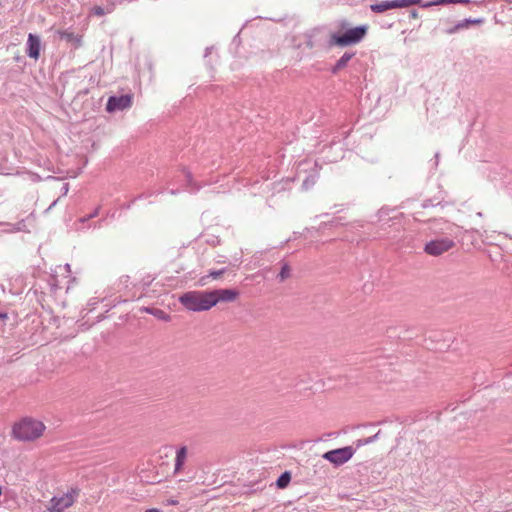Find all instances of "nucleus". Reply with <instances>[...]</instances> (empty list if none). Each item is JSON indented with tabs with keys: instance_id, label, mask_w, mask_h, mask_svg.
Here are the masks:
<instances>
[{
	"instance_id": "obj_31",
	"label": "nucleus",
	"mask_w": 512,
	"mask_h": 512,
	"mask_svg": "<svg viewBox=\"0 0 512 512\" xmlns=\"http://www.w3.org/2000/svg\"><path fill=\"white\" fill-rule=\"evenodd\" d=\"M166 504L169 505V506H174V505L178 504V500H176V499H168Z\"/></svg>"
},
{
	"instance_id": "obj_25",
	"label": "nucleus",
	"mask_w": 512,
	"mask_h": 512,
	"mask_svg": "<svg viewBox=\"0 0 512 512\" xmlns=\"http://www.w3.org/2000/svg\"><path fill=\"white\" fill-rule=\"evenodd\" d=\"M148 313H151L153 314L154 316H156L157 318L161 319V320H169V315H167L164 311L160 310V309H149V308H146L145 309Z\"/></svg>"
},
{
	"instance_id": "obj_27",
	"label": "nucleus",
	"mask_w": 512,
	"mask_h": 512,
	"mask_svg": "<svg viewBox=\"0 0 512 512\" xmlns=\"http://www.w3.org/2000/svg\"><path fill=\"white\" fill-rule=\"evenodd\" d=\"M379 433H380V431L377 432L375 435H373L371 437H368V438L363 439V440H359L358 446L368 445V444L373 443L374 441H376L378 439Z\"/></svg>"
},
{
	"instance_id": "obj_42",
	"label": "nucleus",
	"mask_w": 512,
	"mask_h": 512,
	"mask_svg": "<svg viewBox=\"0 0 512 512\" xmlns=\"http://www.w3.org/2000/svg\"><path fill=\"white\" fill-rule=\"evenodd\" d=\"M477 215H478L479 217H482V213H481V212H478V213H477Z\"/></svg>"
},
{
	"instance_id": "obj_43",
	"label": "nucleus",
	"mask_w": 512,
	"mask_h": 512,
	"mask_svg": "<svg viewBox=\"0 0 512 512\" xmlns=\"http://www.w3.org/2000/svg\"><path fill=\"white\" fill-rule=\"evenodd\" d=\"M82 227L76 226V230H81Z\"/></svg>"
},
{
	"instance_id": "obj_10",
	"label": "nucleus",
	"mask_w": 512,
	"mask_h": 512,
	"mask_svg": "<svg viewBox=\"0 0 512 512\" xmlns=\"http://www.w3.org/2000/svg\"><path fill=\"white\" fill-rule=\"evenodd\" d=\"M314 167V168H317V163L316 162H311V161H308V160H305V161H302L299 163L298 165V173L300 174L302 171H306V167ZM318 170L315 169V171L311 174H309L308 176H306L304 179H303V183H302V186L305 190H308L310 189L311 187H313L318 179Z\"/></svg>"
},
{
	"instance_id": "obj_30",
	"label": "nucleus",
	"mask_w": 512,
	"mask_h": 512,
	"mask_svg": "<svg viewBox=\"0 0 512 512\" xmlns=\"http://www.w3.org/2000/svg\"><path fill=\"white\" fill-rule=\"evenodd\" d=\"M68 191H69V184L68 183H64L62 188H61V195L62 196H66Z\"/></svg>"
},
{
	"instance_id": "obj_35",
	"label": "nucleus",
	"mask_w": 512,
	"mask_h": 512,
	"mask_svg": "<svg viewBox=\"0 0 512 512\" xmlns=\"http://www.w3.org/2000/svg\"><path fill=\"white\" fill-rule=\"evenodd\" d=\"M212 47H207L205 50L204 57H207L211 53Z\"/></svg>"
},
{
	"instance_id": "obj_37",
	"label": "nucleus",
	"mask_w": 512,
	"mask_h": 512,
	"mask_svg": "<svg viewBox=\"0 0 512 512\" xmlns=\"http://www.w3.org/2000/svg\"><path fill=\"white\" fill-rule=\"evenodd\" d=\"M146 512H162V511L159 509H156V508H152V509H148Z\"/></svg>"
},
{
	"instance_id": "obj_12",
	"label": "nucleus",
	"mask_w": 512,
	"mask_h": 512,
	"mask_svg": "<svg viewBox=\"0 0 512 512\" xmlns=\"http://www.w3.org/2000/svg\"><path fill=\"white\" fill-rule=\"evenodd\" d=\"M26 45H27V49H26L27 55L30 58L37 60L40 56V47H41L40 37L33 33H29Z\"/></svg>"
},
{
	"instance_id": "obj_2",
	"label": "nucleus",
	"mask_w": 512,
	"mask_h": 512,
	"mask_svg": "<svg viewBox=\"0 0 512 512\" xmlns=\"http://www.w3.org/2000/svg\"><path fill=\"white\" fill-rule=\"evenodd\" d=\"M430 235L435 237H451L454 241L463 233V228L444 218L429 219L425 222Z\"/></svg>"
},
{
	"instance_id": "obj_9",
	"label": "nucleus",
	"mask_w": 512,
	"mask_h": 512,
	"mask_svg": "<svg viewBox=\"0 0 512 512\" xmlns=\"http://www.w3.org/2000/svg\"><path fill=\"white\" fill-rule=\"evenodd\" d=\"M212 301V307L219 302H233L239 296V292L235 289H216L209 291Z\"/></svg>"
},
{
	"instance_id": "obj_22",
	"label": "nucleus",
	"mask_w": 512,
	"mask_h": 512,
	"mask_svg": "<svg viewBox=\"0 0 512 512\" xmlns=\"http://www.w3.org/2000/svg\"><path fill=\"white\" fill-rule=\"evenodd\" d=\"M291 480V476H290V473L285 471L284 473H282L277 481H276V485L279 487V488H285L288 483L290 482Z\"/></svg>"
},
{
	"instance_id": "obj_7",
	"label": "nucleus",
	"mask_w": 512,
	"mask_h": 512,
	"mask_svg": "<svg viewBox=\"0 0 512 512\" xmlns=\"http://www.w3.org/2000/svg\"><path fill=\"white\" fill-rule=\"evenodd\" d=\"M353 454L354 449L351 446H346L326 452L323 458L336 466H340L350 460Z\"/></svg>"
},
{
	"instance_id": "obj_11",
	"label": "nucleus",
	"mask_w": 512,
	"mask_h": 512,
	"mask_svg": "<svg viewBox=\"0 0 512 512\" xmlns=\"http://www.w3.org/2000/svg\"><path fill=\"white\" fill-rule=\"evenodd\" d=\"M58 273H61V274L65 273L66 274L65 277L69 278L70 274H71L70 264L67 263L64 266H58L56 268V270L54 271V273L51 274L50 279H49V285L53 292H56L58 289H61L63 287L61 281L58 279V276H57Z\"/></svg>"
},
{
	"instance_id": "obj_34",
	"label": "nucleus",
	"mask_w": 512,
	"mask_h": 512,
	"mask_svg": "<svg viewBox=\"0 0 512 512\" xmlns=\"http://www.w3.org/2000/svg\"><path fill=\"white\" fill-rule=\"evenodd\" d=\"M410 17H412V18H416V17H418V13H417V11H416V10L411 11V12H410Z\"/></svg>"
},
{
	"instance_id": "obj_39",
	"label": "nucleus",
	"mask_w": 512,
	"mask_h": 512,
	"mask_svg": "<svg viewBox=\"0 0 512 512\" xmlns=\"http://www.w3.org/2000/svg\"><path fill=\"white\" fill-rule=\"evenodd\" d=\"M198 190H199V187H198V186L191 188V192H196V191H198Z\"/></svg>"
},
{
	"instance_id": "obj_23",
	"label": "nucleus",
	"mask_w": 512,
	"mask_h": 512,
	"mask_svg": "<svg viewBox=\"0 0 512 512\" xmlns=\"http://www.w3.org/2000/svg\"><path fill=\"white\" fill-rule=\"evenodd\" d=\"M481 20L480 19H464L462 21H459L457 24H456V29L459 30H462V29H465V28H468V26L470 24H474V23H480Z\"/></svg>"
},
{
	"instance_id": "obj_5",
	"label": "nucleus",
	"mask_w": 512,
	"mask_h": 512,
	"mask_svg": "<svg viewBox=\"0 0 512 512\" xmlns=\"http://www.w3.org/2000/svg\"><path fill=\"white\" fill-rule=\"evenodd\" d=\"M456 245L451 237H435L424 245V252L430 256H440Z\"/></svg>"
},
{
	"instance_id": "obj_15",
	"label": "nucleus",
	"mask_w": 512,
	"mask_h": 512,
	"mask_svg": "<svg viewBox=\"0 0 512 512\" xmlns=\"http://www.w3.org/2000/svg\"><path fill=\"white\" fill-rule=\"evenodd\" d=\"M186 459H187V447L182 446V447L178 448L176 451L175 466H174L175 473L179 472L182 469L184 463L186 462Z\"/></svg>"
},
{
	"instance_id": "obj_17",
	"label": "nucleus",
	"mask_w": 512,
	"mask_h": 512,
	"mask_svg": "<svg viewBox=\"0 0 512 512\" xmlns=\"http://www.w3.org/2000/svg\"><path fill=\"white\" fill-rule=\"evenodd\" d=\"M371 11L375 13H383L389 9H393L392 0L382 1L370 5Z\"/></svg>"
},
{
	"instance_id": "obj_41",
	"label": "nucleus",
	"mask_w": 512,
	"mask_h": 512,
	"mask_svg": "<svg viewBox=\"0 0 512 512\" xmlns=\"http://www.w3.org/2000/svg\"><path fill=\"white\" fill-rule=\"evenodd\" d=\"M130 207H131V204H127V205L125 206V208H126V209H129Z\"/></svg>"
},
{
	"instance_id": "obj_32",
	"label": "nucleus",
	"mask_w": 512,
	"mask_h": 512,
	"mask_svg": "<svg viewBox=\"0 0 512 512\" xmlns=\"http://www.w3.org/2000/svg\"><path fill=\"white\" fill-rule=\"evenodd\" d=\"M457 31H458V29H456V25H455V26H453V27L449 28V29L447 30V33H448V34H454V33H456Z\"/></svg>"
},
{
	"instance_id": "obj_24",
	"label": "nucleus",
	"mask_w": 512,
	"mask_h": 512,
	"mask_svg": "<svg viewBox=\"0 0 512 512\" xmlns=\"http://www.w3.org/2000/svg\"><path fill=\"white\" fill-rule=\"evenodd\" d=\"M289 276H290V267L288 264L285 263L282 265L281 270L277 277H278L279 281L282 282L285 279H287Z\"/></svg>"
},
{
	"instance_id": "obj_14",
	"label": "nucleus",
	"mask_w": 512,
	"mask_h": 512,
	"mask_svg": "<svg viewBox=\"0 0 512 512\" xmlns=\"http://www.w3.org/2000/svg\"><path fill=\"white\" fill-rule=\"evenodd\" d=\"M355 56L353 52H345L335 63V65L331 68V73L336 74L341 69L345 68L349 61Z\"/></svg>"
},
{
	"instance_id": "obj_20",
	"label": "nucleus",
	"mask_w": 512,
	"mask_h": 512,
	"mask_svg": "<svg viewBox=\"0 0 512 512\" xmlns=\"http://www.w3.org/2000/svg\"><path fill=\"white\" fill-rule=\"evenodd\" d=\"M421 0H392L393 9L405 8L411 5L420 4Z\"/></svg>"
},
{
	"instance_id": "obj_38",
	"label": "nucleus",
	"mask_w": 512,
	"mask_h": 512,
	"mask_svg": "<svg viewBox=\"0 0 512 512\" xmlns=\"http://www.w3.org/2000/svg\"><path fill=\"white\" fill-rule=\"evenodd\" d=\"M57 201L58 200H55L49 207L47 210H51L56 204H57Z\"/></svg>"
},
{
	"instance_id": "obj_6",
	"label": "nucleus",
	"mask_w": 512,
	"mask_h": 512,
	"mask_svg": "<svg viewBox=\"0 0 512 512\" xmlns=\"http://www.w3.org/2000/svg\"><path fill=\"white\" fill-rule=\"evenodd\" d=\"M78 496V490L70 489L61 496H54L50 500L47 512H64L65 509L71 507Z\"/></svg>"
},
{
	"instance_id": "obj_36",
	"label": "nucleus",
	"mask_w": 512,
	"mask_h": 512,
	"mask_svg": "<svg viewBox=\"0 0 512 512\" xmlns=\"http://www.w3.org/2000/svg\"><path fill=\"white\" fill-rule=\"evenodd\" d=\"M439 162V152L435 154V165L437 166Z\"/></svg>"
},
{
	"instance_id": "obj_19",
	"label": "nucleus",
	"mask_w": 512,
	"mask_h": 512,
	"mask_svg": "<svg viewBox=\"0 0 512 512\" xmlns=\"http://www.w3.org/2000/svg\"><path fill=\"white\" fill-rule=\"evenodd\" d=\"M227 271V268H221L219 270H210L209 273L200 279L201 285H206L208 283V279H218L221 275H223Z\"/></svg>"
},
{
	"instance_id": "obj_4",
	"label": "nucleus",
	"mask_w": 512,
	"mask_h": 512,
	"mask_svg": "<svg viewBox=\"0 0 512 512\" xmlns=\"http://www.w3.org/2000/svg\"><path fill=\"white\" fill-rule=\"evenodd\" d=\"M367 30V25H360L347 30L343 34H334L331 37V43L340 47L357 44L365 37Z\"/></svg>"
},
{
	"instance_id": "obj_8",
	"label": "nucleus",
	"mask_w": 512,
	"mask_h": 512,
	"mask_svg": "<svg viewBox=\"0 0 512 512\" xmlns=\"http://www.w3.org/2000/svg\"><path fill=\"white\" fill-rule=\"evenodd\" d=\"M132 104V97L131 95H120V96H111L109 97L107 104H106V110L110 113L116 112V111H122L124 109H127Z\"/></svg>"
},
{
	"instance_id": "obj_1",
	"label": "nucleus",
	"mask_w": 512,
	"mask_h": 512,
	"mask_svg": "<svg viewBox=\"0 0 512 512\" xmlns=\"http://www.w3.org/2000/svg\"><path fill=\"white\" fill-rule=\"evenodd\" d=\"M45 430V425L32 418H24L13 426L12 434L20 441H33L39 438Z\"/></svg>"
},
{
	"instance_id": "obj_18",
	"label": "nucleus",
	"mask_w": 512,
	"mask_h": 512,
	"mask_svg": "<svg viewBox=\"0 0 512 512\" xmlns=\"http://www.w3.org/2000/svg\"><path fill=\"white\" fill-rule=\"evenodd\" d=\"M469 2H470V0H434V1L426 2V3L422 4L421 6L423 8H428L431 6L444 5V4H457V3L467 4Z\"/></svg>"
},
{
	"instance_id": "obj_29",
	"label": "nucleus",
	"mask_w": 512,
	"mask_h": 512,
	"mask_svg": "<svg viewBox=\"0 0 512 512\" xmlns=\"http://www.w3.org/2000/svg\"><path fill=\"white\" fill-rule=\"evenodd\" d=\"M439 204H440V202L434 203L431 199H427V200L423 201L421 206H422V208H428V207L437 206Z\"/></svg>"
},
{
	"instance_id": "obj_21",
	"label": "nucleus",
	"mask_w": 512,
	"mask_h": 512,
	"mask_svg": "<svg viewBox=\"0 0 512 512\" xmlns=\"http://www.w3.org/2000/svg\"><path fill=\"white\" fill-rule=\"evenodd\" d=\"M114 7L113 5H107L106 7L103 6H94L91 10L92 14L96 16H103L106 14H110L113 11Z\"/></svg>"
},
{
	"instance_id": "obj_16",
	"label": "nucleus",
	"mask_w": 512,
	"mask_h": 512,
	"mask_svg": "<svg viewBox=\"0 0 512 512\" xmlns=\"http://www.w3.org/2000/svg\"><path fill=\"white\" fill-rule=\"evenodd\" d=\"M0 225H7V226H9L10 227L8 229L9 232H30V230L27 227L25 219H22V220L18 221L15 224L0 222Z\"/></svg>"
},
{
	"instance_id": "obj_26",
	"label": "nucleus",
	"mask_w": 512,
	"mask_h": 512,
	"mask_svg": "<svg viewBox=\"0 0 512 512\" xmlns=\"http://www.w3.org/2000/svg\"><path fill=\"white\" fill-rule=\"evenodd\" d=\"M99 212H100V207H96L89 215L81 217L78 220V223L79 224H84V223L88 222L90 219H93V218L97 217Z\"/></svg>"
},
{
	"instance_id": "obj_28",
	"label": "nucleus",
	"mask_w": 512,
	"mask_h": 512,
	"mask_svg": "<svg viewBox=\"0 0 512 512\" xmlns=\"http://www.w3.org/2000/svg\"><path fill=\"white\" fill-rule=\"evenodd\" d=\"M328 225H331V226H338V225H342V222H341V218H335L333 219L330 223H326V222H323L320 226V228H325L327 227Z\"/></svg>"
},
{
	"instance_id": "obj_13",
	"label": "nucleus",
	"mask_w": 512,
	"mask_h": 512,
	"mask_svg": "<svg viewBox=\"0 0 512 512\" xmlns=\"http://www.w3.org/2000/svg\"><path fill=\"white\" fill-rule=\"evenodd\" d=\"M58 34L61 39L72 43L75 46V48H78L82 45V37L79 34H75L74 32L69 30L59 31Z\"/></svg>"
},
{
	"instance_id": "obj_33",
	"label": "nucleus",
	"mask_w": 512,
	"mask_h": 512,
	"mask_svg": "<svg viewBox=\"0 0 512 512\" xmlns=\"http://www.w3.org/2000/svg\"><path fill=\"white\" fill-rule=\"evenodd\" d=\"M186 178H187L188 184L192 185V175L190 174V172L186 173Z\"/></svg>"
},
{
	"instance_id": "obj_3",
	"label": "nucleus",
	"mask_w": 512,
	"mask_h": 512,
	"mask_svg": "<svg viewBox=\"0 0 512 512\" xmlns=\"http://www.w3.org/2000/svg\"><path fill=\"white\" fill-rule=\"evenodd\" d=\"M179 302L193 312L207 311L212 308L209 291H188L179 297Z\"/></svg>"
},
{
	"instance_id": "obj_40",
	"label": "nucleus",
	"mask_w": 512,
	"mask_h": 512,
	"mask_svg": "<svg viewBox=\"0 0 512 512\" xmlns=\"http://www.w3.org/2000/svg\"><path fill=\"white\" fill-rule=\"evenodd\" d=\"M5 318H7V315L0 313V319H5Z\"/></svg>"
}]
</instances>
